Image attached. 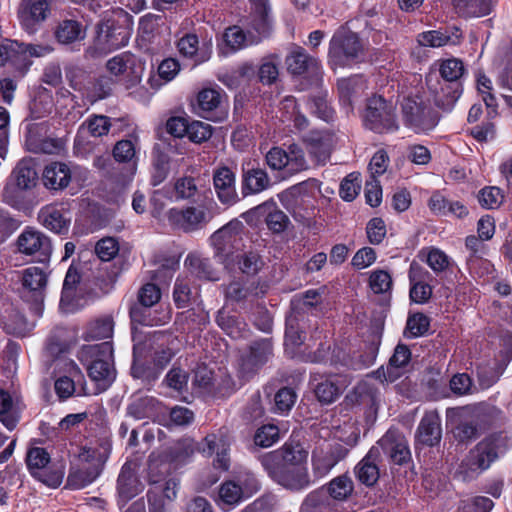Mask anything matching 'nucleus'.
I'll return each instance as SVG.
<instances>
[{"label": "nucleus", "instance_id": "21", "mask_svg": "<svg viewBox=\"0 0 512 512\" xmlns=\"http://www.w3.org/2000/svg\"><path fill=\"white\" fill-rule=\"evenodd\" d=\"M155 465L149 464L148 483L150 488L147 492V498H154L158 501H164L167 505L177 498L180 482L177 478H160L154 475Z\"/></svg>", "mask_w": 512, "mask_h": 512}, {"label": "nucleus", "instance_id": "61", "mask_svg": "<svg viewBox=\"0 0 512 512\" xmlns=\"http://www.w3.org/2000/svg\"><path fill=\"white\" fill-rule=\"evenodd\" d=\"M369 286L375 294L386 293L392 288V277L385 270H375L370 274Z\"/></svg>", "mask_w": 512, "mask_h": 512}, {"label": "nucleus", "instance_id": "4", "mask_svg": "<svg viewBox=\"0 0 512 512\" xmlns=\"http://www.w3.org/2000/svg\"><path fill=\"white\" fill-rule=\"evenodd\" d=\"M110 454V446L107 443L97 448H84L80 459L84 462L81 466L71 468L67 477V487L80 490L96 480L102 471Z\"/></svg>", "mask_w": 512, "mask_h": 512}, {"label": "nucleus", "instance_id": "54", "mask_svg": "<svg viewBox=\"0 0 512 512\" xmlns=\"http://www.w3.org/2000/svg\"><path fill=\"white\" fill-rule=\"evenodd\" d=\"M271 22L270 9L264 4L257 5L252 16L251 27L260 36H266L270 31Z\"/></svg>", "mask_w": 512, "mask_h": 512}, {"label": "nucleus", "instance_id": "30", "mask_svg": "<svg viewBox=\"0 0 512 512\" xmlns=\"http://www.w3.org/2000/svg\"><path fill=\"white\" fill-rule=\"evenodd\" d=\"M71 181V170L63 162H52L43 171V183L45 187L52 190H62Z\"/></svg>", "mask_w": 512, "mask_h": 512}, {"label": "nucleus", "instance_id": "60", "mask_svg": "<svg viewBox=\"0 0 512 512\" xmlns=\"http://www.w3.org/2000/svg\"><path fill=\"white\" fill-rule=\"evenodd\" d=\"M169 171V157L163 153L157 154L152 164L151 184L153 186L161 184L167 178Z\"/></svg>", "mask_w": 512, "mask_h": 512}, {"label": "nucleus", "instance_id": "62", "mask_svg": "<svg viewBox=\"0 0 512 512\" xmlns=\"http://www.w3.org/2000/svg\"><path fill=\"white\" fill-rule=\"evenodd\" d=\"M360 175L351 173L345 177L340 185V196L345 201H352L361 189Z\"/></svg>", "mask_w": 512, "mask_h": 512}, {"label": "nucleus", "instance_id": "14", "mask_svg": "<svg viewBox=\"0 0 512 512\" xmlns=\"http://www.w3.org/2000/svg\"><path fill=\"white\" fill-rule=\"evenodd\" d=\"M311 384L318 401L323 404H330L336 401L343 391L350 384L345 375H317L312 376Z\"/></svg>", "mask_w": 512, "mask_h": 512}, {"label": "nucleus", "instance_id": "45", "mask_svg": "<svg viewBox=\"0 0 512 512\" xmlns=\"http://www.w3.org/2000/svg\"><path fill=\"white\" fill-rule=\"evenodd\" d=\"M113 126L110 118L104 115H92L87 118L79 127L78 134H90L93 137L106 135Z\"/></svg>", "mask_w": 512, "mask_h": 512}, {"label": "nucleus", "instance_id": "8", "mask_svg": "<svg viewBox=\"0 0 512 512\" xmlns=\"http://www.w3.org/2000/svg\"><path fill=\"white\" fill-rule=\"evenodd\" d=\"M402 114L405 125L416 133L432 130L439 120L438 115L421 97L405 98L402 103Z\"/></svg>", "mask_w": 512, "mask_h": 512}, {"label": "nucleus", "instance_id": "35", "mask_svg": "<svg viewBox=\"0 0 512 512\" xmlns=\"http://www.w3.org/2000/svg\"><path fill=\"white\" fill-rule=\"evenodd\" d=\"M114 332V320L111 316L105 315L89 322L83 333L86 341L110 339Z\"/></svg>", "mask_w": 512, "mask_h": 512}, {"label": "nucleus", "instance_id": "36", "mask_svg": "<svg viewBox=\"0 0 512 512\" xmlns=\"http://www.w3.org/2000/svg\"><path fill=\"white\" fill-rule=\"evenodd\" d=\"M270 186V179L264 169L252 168L243 174L242 192L244 195L257 194Z\"/></svg>", "mask_w": 512, "mask_h": 512}, {"label": "nucleus", "instance_id": "2", "mask_svg": "<svg viewBox=\"0 0 512 512\" xmlns=\"http://www.w3.org/2000/svg\"><path fill=\"white\" fill-rule=\"evenodd\" d=\"M78 359L87 366L88 375L96 383L99 392L106 390L114 381L116 370L111 342L82 346Z\"/></svg>", "mask_w": 512, "mask_h": 512}, {"label": "nucleus", "instance_id": "33", "mask_svg": "<svg viewBox=\"0 0 512 512\" xmlns=\"http://www.w3.org/2000/svg\"><path fill=\"white\" fill-rule=\"evenodd\" d=\"M337 86L340 100L349 107H352L353 101L367 89L366 81L358 75L340 79Z\"/></svg>", "mask_w": 512, "mask_h": 512}, {"label": "nucleus", "instance_id": "53", "mask_svg": "<svg viewBox=\"0 0 512 512\" xmlns=\"http://www.w3.org/2000/svg\"><path fill=\"white\" fill-rule=\"evenodd\" d=\"M155 400L149 397L134 399L127 407V414L136 420L150 417L153 413Z\"/></svg>", "mask_w": 512, "mask_h": 512}, {"label": "nucleus", "instance_id": "25", "mask_svg": "<svg viewBox=\"0 0 512 512\" xmlns=\"http://www.w3.org/2000/svg\"><path fill=\"white\" fill-rule=\"evenodd\" d=\"M272 356V345L268 340L255 342L250 346L249 353L242 358L241 373L248 377L258 367L265 364Z\"/></svg>", "mask_w": 512, "mask_h": 512}, {"label": "nucleus", "instance_id": "59", "mask_svg": "<svg viewBox=\"0 0 512 512\" xmlns=\"http://www.w3.org/2000/svg\"><path fill=\"white\" fill-rule=\"evenodd\" d=\"M112 79L107 76H101L98 79H92L85 97L95 101L106 98L111 92Z\"/></svg>", "mask_w": 512, "mask_h": 512}, {"label": "nucleus", "instance_id": "10", "mask_svg": "<svg viewBox=\"0 0 512 512\" xmlns=\"http://www.w3.org/2000/svg\"><path fill=\"white\" fill-rule=\"evenodd\" d=\"M130 36L131 31L127 24L114 19H106L98 26L95 49L100 54L119 49L128 44Z\"/></svg>", "mask_w": 512, "mask_h": 512}, {"label": "nucleus", "instance_id": "29", "mask_svg": "<svg viewBox=\"0 0 512 512\" xmlns=\"http://www.w3.org/2000/svg\"><path fill=\"white\" fill-rule=\"evenodd\" d=\"M427 83H431V79L427 78ZM439 88L433 87L429 84V89L433 94L435 105L443 111H451L462 94V87L460 83L454 84H440Z\"/></svg>", "mask_w": 512, "mask_h": 512}, {"label": "nucleus", "instance_id": "28", "mask_svg": "<svg viewBox=\"0 0 512 512\" xmlns=\"http://www.w3.org/2000/svg\"><path fill=\"white\" fill-rule=\"evenodd\" d=\"M200 450L208 456L216 453L214 466L224 471L228 470L230 464L228 457V443L222 434L220 436L215 434L207 435L203 440Z\"/></svg>", "mask_w": 512, "mask_h": 512}, {"label": "nucleus", "instance_id": "64", "mask_svg": "<svg viewBox=\"0 0 512 512\" xmlns=\"http://www.w3.org/2000/svg\"><path fill=\"white\" fill-rule=\"evenodd\" d=\"M214 373L207 367H198L195 371L193 384L202 393H213L215 384Z\"/></svg>", "mask_w": 512, "mask_h": 512}, {"label": "nucleus", "instance_id": "34", "mask_svg": "<svg viewBox=\"0 0 512 512\" xmlns=\"http://www.w3.org/2000/svg\"><path fill=\"white\" fill-rule=\"evenodd\" d=\"M245 500L244 492L236 485L235 480H227L220 485L217 504L222 510L229 511Z\"/></svg>", "mask_w": 512, "mask_h": 512}, {"label": "nucleus", "instance_id": "19", "mask_svg": "<svg viewBox=\"0 0 512 512\" xmlns=\"http://www.w3.org/2000/svg\"><path fill=\"white\" fill-rule=\"evenodd\" d=\"M13 183L7 184L4 188L3 197L4 200L10 204L15 205L17 203V191L30 190L36 185L37 172L26 162H20L12 173Z\"/></svg>", "mask_w": 512, "mask_h": 512}, {"label": "nucleus", "instance_id": "22", "mask_svg": "<svg viewBox=\"0 0 512 512\" xmlns=\"http://www.w3.org/2000/svg\"><path fill=\"white\" fill-rule=\"evenodd\" d=\"M48 274L43 268L31 266L22 271V285L31 299L40 304L45 297Z\"/></svg>", "mask_w": 512, "mask_h": 512}, {"label": "nucleus", "instance_id": "47", "mask_svg": "<svg viewBox=\"0 0 512 512\" xmlns=\"http://www.w3.org/2000/svg\"><path fill=\"white\" fill-rule=\"evenodd\" d=\"M286 155V175H294L308 169L309 166L304 151L297 144L289 145Z\"/></svg>", "mask_w": 512, "mask_h": 512}, {"label": "nucleus", "instance_id": "49", "mask_svg": "<svg viewBox=\"0 0 512 512\" xmlns=\"http://www.w3.org/2000/svg\"><path fill=\"white\" fill-rule=\"evenodd\" d=\"M2 324L7 333L15 336H25L31 330L25 316L18 311H11L3 318Z\"/></svg>", "mask_w": 512, "mask_h": 512}, {"label": "nucleus", "instance_id": "38", "mask_svg": "<svg viewBox=\"0 0 512 512\" xmlns=\"http://www.w3.org/2000/svg\"><path fill=\"white\" fill-rule=\"evenodd\" d=\"M39 218L43 226L55 233L67 232L69 220L64 216L61 209L55 206H46L41 209Z\"/></svg>", "mask_w": 512, "mask_h": 512}, {"label": "nucleus", "instance_id": "39", "mask_svg": "<svg viewBox=\"0 0 512 512\" xmlns=\"http://www.w3.org/2000/svg\"><path fill=\"white\" fill-rule=\"evenodd\" d=\"M55 35L61 44H71L83 40L86 31L80 22L73 19H65L59 23Z\"/></svg>", "mask_w": 512, "mask_h": 512}, {"label": "nucleus", "instance_id": "44", "mask_svg": "<svg viewBox=\"0 0 512 512\" xmlns=\"http://www.w3.org/2000/svg\"><path fill=\"white\" fill-rule=\"evenodd\" d=\"M65 76L70 87L86 96L91 83L90 74L80 66L70 64L65 67Z\"/></svg>", "mask_w": 512, "mask_h": 512}, {"label": "nucleus", "instance_id": "51", "mask_svg": "<svg viewBox=\"0 0 512 512\" xmlns=\"http://www.w3.org/2000/svg\"><path fill=\"white\" fill-rule=\"evenodd\" d=\"M174 201L190 200L198 192L195 179L191 176H183L175 180L170 187Z\"/></svg>", "mask_w": 512, "mask_h": 512}, {"label": "nucleus", "instance_id": "11", "mask_svg": "<svg viewBox=\"0 0 512 512\" xmlns=\"http://www.w3.org/2000/svg\"><path fill=\"white\" fill-rule=\"evenodd\" d=\"M484 412L481 407H462L453 413V435L459 442L476 439L483 425Z\"/></svg>", "mask_w": 512, "mask_h": 512}, {"label": "nucleus", "instance_id": "46", "mask_svg": "<svg viewBox=\"0 0 512 512\" xmlns=\"http://www.w3.org/2000/svg\"><path fill=\"white\" fill-rule=\"evenodd\" d=\"M223 95L220 88H204L197 95V104L201 114L215 111L222 103Z\"/></svg>", "mask_w": 512, "mask_h": 512}, {"label": "nucleus", "instance_id": "23", "mask_svg": "<svg viewBox=\"0 0 512 512\" xmlns=\"http://www.w3.org/2000/svg\"><path fill=\"white\" fill-rule=\"evenodd\" d=\"M51 3L52 1L48 0H23L20 19L26 31L34 33V25L43 22L48 17Z\"/></svg>", "mask_w": 512, "mask_h": 512}, {"label": "nucleus", "instance_id": "12", "mask_svg": "<svg viewBox=\"0 0 512 512\" xmlns=\"http://www.w3.org/2000/svg\"><path fill=\"white\" fill-rule=\"evenodd\" d=\"M362 52L360 39L351 31L340 30L333 35L330 41L329 56L337 65L345 66L357 60Z\"/></svg>", "mask_w": 512, "mask_h": 512}, {"label": "nucleus", "instance_id": "7", "mask_svg": "<svg viewBox=\"0 0 512 512\" xmlns=\"http://www.w3.org/2000/svg\"><path fill=\"white\" fill-rule=\"evenodd\" d=\"M49 453L42 447L30 448L26 455V464L30 474L49 488L61 485L64 472L60 468L48 466Z\"/></svg>", "mask_w": 512, "mask_h": 512}, {"label": "nucleus", "instance_id": "3", "mask_svg": "<svg viewBox=\"0 0 512 512\" xmlns=\"http://www.w3.org/2000/svg\"><path fill=\"white\" fill-rule=\"evenodd\" d=\"M506 437L497 434L486 437L469 451L457 469L462 480L475 478L479 473L488 469L499 454L506 450Z\"/></svg>", "mask_w": 512, "mask_h": 512}, {"label": "nucleus", "instance_id": "55", "mask_svg": "<svg viewBox=\"0 0 512 512\" xmlns=\"http://www.w3.org/2000/svg\"><path fill=\"white\" fill-rule=\"evenodd\" d=\"M237 259L239 269L246 275H255L263 267V260L260 255L254 251H248L240 256H234Z\"/></svg>", "mask_w": 512, "mask_h": 512}, {"label": "nucleus", "instance_id": "20", "mask_svg": "<svg viewBox=\"0 0 512 512\" xmlns=\"http://www.w3.org/2000/svg\"><path fill=\"white\" fill-rule=\"evenodd\" d=\"M213 186L217 198L222 204L231 206L238 201L236 174L231 168L222 166L215 169Z\"/></svg>", "mask_w": 512, "mask_h": 512}, {"label": "nucleus", "instance_id": "1", "mask_svg": "<svg viewBox=\"0 0 512 512\" xmlns=\"http://www.w3.org/2000/svg\"><path fill=\"white\" fill-rule=\"evenodd\" d=\"M307 457L308 452L300 444L286 442L281 448L260 455L258 460L276 483L286 489L300 491L311 483Z\"/></svg>", "mask_w": 512, "mask_h": 512}, {"label": "nucleus", "instance_id": "27", "mask_svg": "<svg viewBox=\"0 0 512 512\" xmlns=\"http://www.w3.org/2000/svg\"><path fill=\"white\" fill-rule=\"evenodd\" d=\"M177 48L182 56L194 59L195 64H202L208 61L212 54L211 43L199 47L198 37L192 33H188L180 38L177 42Z\"/></svg>", "mask_w": 512, "mask_h": 512}, {"label": "nucleus", "instance_id": "48", "mask_svg": "<svg viewBox=\"0 0 512 512\" xmlns=\"http://www.w3.org/2000/svg\"><path fill=\"white\" fill-rule=\"evenodd\" d=\"M439 73L447 84L458 83L465 73L464 64L457 58L441 60L439 62Z\"/></svg>", "mask_w": 512, "mask_h": 512}, {"label": "nucleus", "instance_id": "57", "mask_svg": "<svg viewBox=\"0 0 512 512\" xmlns=\"http://www.w3.org/2000/svg\"><path fill=\"white\" fill-rule=\"evenodd\" d=\"M329 494L336 500L346 499L353 491V482L346 475L334 478L329 484Z\"/></svg>", "mask_w": 512, "mask_h": 512}, {"label": "nucleus", "instance_id": "17", "mask_svg": "<svg viewBox=\"0 0 512 512\" xmlns=\"http://www.w3.org/2000/svg\"><path fill=\"white\" fill-rule=\"evenodd\" d=\"M168 220L185 232L202 228L209 221V215L203 207L189 206L184 209L172 208L167 214Z\"/></svg>", "mask_w": 512, "mask_h": 512}, {"label": "nucleus", "instance_id": "13", "mask_svg": "<svg viewBox=\"0 0 512 512\" xmlns=\"http://www.w3.org/2000/svg\"><path fill=\"white\" fill-rule=\"evenodd\" d=\"M17 248L21 254L30 256L33 261L46 263L52 254V245L44 233L27 228L17 238Z\"/></svg>", "mask_w": 512, "mask_h": 512}, {"label": "nucleus", "instance_id": "63", "mask_svg": "<svg viewBox=\"0 0 512 512\" xmlns=\"http://www.w3.org/2000/svg\"><path fill=\"white\" fill-rule=\"evenodd\" d=\"M503 194L500 188L491 186L485 187L480 190L478 194V201L482 207L487 209H494L499 207L503 201Z\"/></svg>", "mask_w": 512, "mask_h": 512}, {"label": "nucleus", "instance_id": "43", "mask_svg": "<svg viewBox=\"0 0 512 512\" xmlns=\"http://www.w3.org/2000/svg\"><path fill=\"white\" fill-rule=\"evenodd\" d=\"M150 307L142 306L141 304L133 305L130 308V318L133 323L144 326H157L169 322L171 316L169 312L162 313L161 316L152 315Z\"/></svg>", "mask_w": 512, "mask_h": 512}, {"label": "nucleus", "instance_id": "5", "mask_svg": "<svg viewBox=\"0 0 512 512\" xmlns=\"http://www.w3.org/2000/svg\"><path fill=\"white\" fill-rule=\"evenodd\" d=\"M243 229V223L233 219L214 232L210 238L211 245L215 249V255L226 266L234 261V254L244 246Z\"/></svg>", "mask_w": 512, "mask_h": 512}, {"label": "nucleus", "instance_id": "52", "mask_svg": "<svg viewBox=\"0 0 512 512\" xmlns=\"http://www.w3.org/2000/svg\"><path fill=\"white\" fill-rule=\"evenodd\" d=\"M259 208H263L268 211L266 224L272 232L280 233L286 229L289 224V218L282 210L278 209L274 203H265Z\"/></svg>", "mask_w": 512, "mask_h": 512}, {"label": "nucleus", "instance_id": "32", "mask_svg": "<svg viewBox=\"0 0 512 512\" xmlns=\"http://www.w3.org/2000/svg\"><path fill=\"white\" fill-rule=\"evenodd\" d=\"M184 265L191 275L199 279L210 281H217L219 279L217 271L213 268L208 258L190 253L187 255Z\"/></svg>", "mask_w": 512, "mask_h": 512}, {"label": "nucleus", "instance_id": "9", "mask_svg": "<svg viewBox=\"0 0 512 512\" xmlns=\"http://www.w3.org/2000/svg\"><path fill=\"white\" fill-rule=\"evenodd\" d=\"M107 71L126 88H131L141 82L144 63L129 52L120 53L106 62Z\"/></svg>", "mask_w": 512, "mask_h": 512}, {"label": "nucleus", "instance_id": "56", "mask_svg": "<svg viewBox=\"0 0 512 512\" xmlns=\"http://www.w3.org/2000/svg\"><path fill=\"white\" fill-rule=\"evenodd\" d=\"M477 90L486 107L490 109L492 113H496L498 103L495 95L492 93V81L484 74H479L477 77Z\"/></svg>", "mask_w": 512, "mask_h": 512}, {"label": "nucleus", "instance_id": "50", "mask_svg": "<svg viewBox=\"0 0 512 512\" xmlns=\"http://www.w3.org/2000/svg\"><path fill=\"white\" fill-rule=\"evenodd\" d=\"M338 462L339 457L332 451L314 452L312 456L313 472L317 477H324Z\"/></svg>", "mask_w": 512, "mask_h": 512}, {"label": "nucleus", "instance_id": "37", "mask_svg": "<svg viewBox=\"0 0 512 512\" xmlns=\"http://www.w3.org/2000/svg\"><path fill=\"white\" fill-rule=\"evenodd\" d=\"M20 420V409L11 395L0 389V421L8 429L13 430Z\"/></svg>", "mask_w": 512, "mask_h": 512}, {"label": "nucleus", "instance_id": "26", "mask_svg": "<svg viewBox=\"0 0 512 512\" xmlns=\"http://www.w3.org/2000/svg\"><path fill=\"white\" fill-rule=\"evenodd\" d=\"M304 142L317 164L324 165L329 160L333 143L328 134L311 131L304 137Z\"/></svg>", "mask_w": 512, "mask_h": 512}, {"label": "nucleus", "instance_id": "40", "mask_svg": "<svg viewBox=\"0 0 512 512\" xmlns=\"http://www.w3.org/2000/svg\"><path fill=\"white\" fill-rule=\"evenodd\" d=\"M54 48L49 44H33L18 41V58L22 63V74H24L32 65L31 57H45L52 53Z\"/></svg>", "mask_w": 512, "mask_h": 512}, {"label": "nucleus", "instance_id": "41", "mask_svg": "<svg viewBox=\"0 0 512 512\" xmlns=\"http://www.w3.org/2000/svg\"><path fill=\"white\" fill-rule=\"evenodd\" d=\"M457 12L464 17H482L491 12L493 0H452Z\"/></svg>", "mask_w": 512, "mask_h": 512}, {"label": "nucleus", "instance_id": "16", "mask_svg": "<svg viewBox=\"0 0 512 512\" xmlns=\"http://www.w3.org/2000/svg\"><path fill=\"white\" fill-rule=\"evenodd\" d=\"M377 444L391 463L404 465L410 462L411 452L408 440L399 431L389 429Z\"/></svg>", "mask_w": 512, "mask_h": 512}, {"label": "nucleus", "instance_id": "42", "mask_svg": "<svg viewBox=\"0 0 512 512\" xmlns=\"http://www.w3.org/2000/svg\"><path fill=\"white\" fill-rule=\"evenodd\" d=\"M411 359V352L406 345L398 344L386 367L385 378L392 382L400 376V369L406 367Z\"/></svg>", "mask_w": 512, "mask_h": 512}, {"label": "nucleus", "instance_id": "6", "mask_svg": "<svg viewBox=\"0 0 512 512\" xmlns=\"http://www.w3.org/2000/svg\"><path fill=\"white\" fill-rule=\"evenodd\" d=\"M364 125L376 133H392L398 130L394 108L381 96L371 97L363 116Z\"/></svg>", "mask_w": 512, "mask_h": 512}, {"label": "nucleus", "instance_id": "15", "mask_svg": "<svg viewBox=\"0 0 512 512\" xmlns=\"http://www.w3.org/2000/svg\"><path fill=\"white\" fill-rule=\"evenodd\" d=\"M138 470L136 462H126L121 468L117 479L118 505L121 508L144 489Z\"/></svg>", "mask_w": 512, "mask_h": 512}, {"label": "nucleus", "instance_id": "24", "mask_svg": "<svg viewBox=\"0 0 512 512\" xmlns=\"http://www.w3.org/2000/svg\"><path fill=\"white\" fill-rule=\"evenodd\" d=\"M442 438L441 419L437 412L430 411L422 417L417 431V442L426 446L437 445Z\"/></svg>", "mask_w": 512, "mask_h": 512}, {"label": "nucleus", "instance_id": "58", "mask_svg": "<svg viewBox=\"0 0 512 512\" xmlns=\"http://www.w3.org/2000/svg\"><path fill=\"white\" fill-rule=\"evenodd\" d=\"M429 318L422 313H416L407 320L405 335L416 338L424 335L429 329Z\"/></svg>", "mask_w": 512, "mask_h": 512}, {"label": "nucleus", "instance_id": "31", "mask_svg": "<svg viewBox=\"0 0 512 512\" xmlns=\"http://www.w3.org/2000/svg\"><path fill=\"white\" fill-rule=\"evenodd\" d=\"M378 455L379 448L372 447L355 467L357 479L366 486H373L379 478V468L376 464Z\"/></svg>", "mask_w": 512, "mask_h": 512}, {"label": "nucleus", "instance_id": "18", "mask_svg": "<svg viewBox=\"0 0 512 512\" xmlns=\"http://www.w3.org/2000/svg\"><path fill=\"white\" fill-rule=\"evenodd\" d=\"M288 70L294 75H306L313 83H318L322 71L319 61L306 53L303 48L293 50L286 58Z\"/></svg>", "mask_w": 512, "mask_h": 512}]
</instances>
